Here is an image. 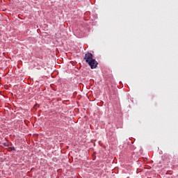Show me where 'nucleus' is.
I'll list each match as a JSON object with an SVG mask.
<instances>
[{
	"mask_svg": "<svg viewBox=\"0 0 178 178\" xmlns=\"http://www.w3.org/2000/svg\"><path fill=\"white\" fill-rule=\"evenodd\" d=\"M93 57V54H92L90 52H87L85 54L84 59L88 65H90V62L91 61L92 58Z\"/></svg>",
	"mask_w": 178,
	"mask_h": 178,
	"instance_id": "obj_1",
	"label": "nucleus"
},
{
	"mask_svg": "<svg viewBox=\"0 0 178 178\" xmlns=\"http://www.w3.org/2000/svg\"><path fill=\"white\" fill-rule=\"evenodd\" d=\"M98 65V62L95 58H91L90 62H89V66H90L91 69H95L97 68V66Z\"/></svg>",
	"mask_w": 178,
	"mask_h": 178,
	"instance_id": "obj_2",
	"label": "nucleus"
},
{
	"mask_svg": "<svg viewBox=\"0 0 178 178\" xmlns=\"http://www.w3.org/2000/svg\"><path fill=\"white\" fill-rule=\"evenodd\" d=\"M11 149H15V147H11Z\"/></svg>",
	"mask_w": 178,
	"mask_h": 178,
	"instance_id": "obj_3",
	"label": "nucleus"
}]
</instances>
